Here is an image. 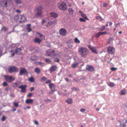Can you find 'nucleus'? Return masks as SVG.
<instances>
[{"instance_id": "15", "label": "nucleus", "mask_w": 127, "mask_h": 127, "mask_svg": "<svg viewBox=\"0 0 127 127\" xmlns=\"http://www.w3.org/2000/svg\"><path fill=\"white\" fill-rule=\"evenodd\" d=\"M42 40L40 38L36 37L35 38L34 40V41L35 43H38V44H40Z\"/></svg>"}, {"instance_id": "25", "label": "nucleus", "mask_w": 127, "mask_h": 127, "mask_svg": "<svg viewBox=\"0 0 127 127\" xmlns=\"http://www.w3.org/2000/svg\"><path fill=\"white\" fill-rule=\"evenodd\" d=\"M34 71L36 73L38 74L39 73L41 72L40 69L37 67H36L35 68Z\"/></svg>"}, {"instance_id": "47", "label": "nucleus", "mask_w": 127, "mask_h": 127, "mask_svg": "<svg viewBox=\"0 0 127 127\" xmlns=\"http://www.w3.org/2000/svg\"><path fill=\"white\" fill-rule=\"evenodd\" d=\"M85 111L86 109H85L83 108H82L80 110V111L82 112H83Z\"/></svg>"}, {"instance_id": "4", "label": "nucleus", "mask_w": 127, "mask_h": 127, "mask_svg": "<svg viewBox=\"0 0 127 127\" xmlns=\"http://www.w3.org/2000/svg\"><path fill=\"white\" fill-rule=\"evenodd\" d=\"M46 54L48 56L51 57H55L56 56V54L55 53V51L54 50L49 49L47 50Z\"/></svg>"}, {"instance_id": "9", "label": "nucleus", "mask_w": 127, "mask_h": 127, "mask_svg": "<svg viewBox=\"0 0 127 127\" xmlns=\"http://www.w3.org/2000/svg\"><path fill=\"white\" fill-rule=\"evenodd\" d=\"M9 1V0H3L0 1V3L3 7H7V4Z\"/></svg>"}, {"instance_id": "24", "label": "nucleus", "mask_w": 127, "mask_h": 127, "mask_svg": "<svg viewBox=\"0 0 127 127\" xmlns=\"http://www.w3.org/2000/svg\"><path fill=\"white\" fill-rule=\"evenodd\" d=\"M47 80V78L45 77H43L40 79V81L42 82H44L46 81Z\"/></svg>"}, {"instance_id": "35", "label": "nucleus", "mask_w": 127, "mask_h": 127, "mask_svg": "<svg viewBox=\"0 0 127 127\" xmlns=\"http://www.w3.org/2000/svg\"><path fill=\"white\" fill-rule=\"evenodd\" d=\"M81 16L82 17H83V18H84L85 19L89 20V19L86 16V15L85 14H84L83 13L82 14V15H81Z\"/></svg>"}, {"instance_id": "42", "label": "nucleus", "mask_w": 127, "mask_h": 127, "mask_svg": "<svg viewBox=\"0 0 127 127\" xmlns=\"http://www.w3.org/2000/svg\"><path fill=\"white\" fill-rule=\"evenodd\" d=\"M6 119V117L5 116H2V118L1 119V120L2 121H4Z\"/></svg>"}, {"instance_id": "58", "label": "nucleus", "mask_w": 127, "mask_h": 127, "mask_svg": "<svg viewBox=\"0 0 127 127\" xmlns=\"http://www.w3.org/2000/svg\"><path fill=\"white\" fill-rule=\"evenodd\" d=\"M34 124H35L36 125H37L38 124V123L37 121H34Z\"/></svg>"}, {"instance_id": "32", "label": "nucleus", "mask_w": 127, "mask_h": 127, "mask_svg": "<svg viewBox=\"0 0 127 127\" xmlns=\"http://www.w3.org/2000/svg\"><path fill=\"white\" fill-rule=\"evenodd\" d=\"M20 18V15H15L14 17V19L15 21H17L19 20Z\"/></svg>"}, {"instance_id": "2", "label": "nucleus", "mask_w": 127, "mask_h": 127, "mask_svg": "<svg viewBox=\"0 0 127 127\" xmlns=\"http://www.w3.org/2000/svg\"><path fill=\"white\" fill-rule=\"evenodd\" d=\"M58 7L59 9L61 10H65L67 8V6L65 3L61 2H59L58 4Z\"/></svg>"}, {"instance_id": "64", "label": "nucleus", "mask_w": 127, "mask_h": 127, "mask_svg": "<svg viewBox=\"0 0 127 127\" xmlns=\"http://www.w3.org/2000/svg\"><path fill=\"white\" fill-rule=\"evenodd\" d=\"M118 121V122H119V123H120V125L119 126H119L118 127H121V122L119 121Z\"/></svg>"}, {"instance_id": "8", "label": "nucleus", "mask_w": 127, "mask_h": 127, "mask_svg": "<svg viewBox=\"0 0 127 127\" xmlns=\"http://www.w3.org/2000/svg\"><path fill=\"white\" fill-rule=\"evenodd\" d=\"M60 34L63 36H65L67 34L66 30L64 28H61L59 30Z\"/></svg>"}, {"instance_id": "39", "label": "nucleus", "mask_w": 127, "mask_h": 127, "mask_svg": "<svg viewBox=\"0 0 127 127\" xmlns=\"http://www.w3.org/2000/svg\"><path fill=\"white\" fill-rule=\"evenodd\" d=\"M54 61L57 63H59L60 61V60L59 59L57 58H54Z\"/></svg>"}, {"instance_id": "41", "label": "nucleus", "mask_w": 127, "mask_h": 127, "mask_svg": "<svg viewBox=\"0 0 127 127\" xmlns=\"http://www.w3.org/2000/svg\"><path fill=\"white\" fill-rule=\"evenodd\" d=\"M79 20L80 22H85L86 20L84 19H83L82 18H79Z\"/></svg>"}, {"instance_id": "48", "label": "nucleus", "mask_w": 127, "mask_h": 127, "mask_svg": "<svg viewBox=\"0 0 127 127\" xmlns=\"http://www.w3.org/2000/svg\"><path fill=\"white\" fill-rule=\"evenodd\" d=\"M10 96L12 98L15 97V96L14 94L13 93L11 94L10 95Z\"/></svg>"}, {"instance_id": "34", "label": "nucleus", "mask_w": 127, "mask_h": 127, "mask_svg": "<svg viewBox=\"0 0 127 127\" xmlns=\"http://www.w3.org/2000/svg\"><path fill=\"white\" fill-rule=\"evenodd\" d=\"M73 43L72 42H69L68 44V46L69 48H71L73 46Z\"/></svg>"}, {"instance_id": "33", "label": "nucleus", "mask_w": 127, "mask_h": 127, "mask_svg": "<svg viewBox=\"0 0 127 127\" xmlns=\"http://www.w3.org/2000/svg\"><path fill=\"white\" fill-rule=\"evenodd\" d=\"M126 90L125 89H123L121 91V95H124L126 94Z\"/></svg>"}, {"instance_id": "40", "label": "nucleus", "mask_w": 127, "mask_h": 127, "mask_svg": "<svg viewBox=\"0 0 127 127\" xmlns=\"http://www.w3.org/2000/svg\"><path fill=\"white\" fill-rule=\"evenodd\" d=\"M15 2L17 4H20L21 3L20 0H16L15 1Z\"/></svg>"}, {"instance_id": "20", "label": "nucleus", "mask_w": 127, "mask_h": 127, "mask_svg": "<svg viewBox=\"0 0 127 127\" xmlns=\"http://www.w3.org/2000/svg\"><path fill=\"white\" fill-rule=\"evenodd\" d=\"M57 69V66L56 65H53L50 68V72H53L56 70Z\"/></svg>"}, {"instance_id": "51", "label": "nucleus", "mask_w": 127, "mask_h": 127, "mask_svg": "<svg viewBox=\"0 0 127 127\" xmlns=\"http://www.w3.org/2000/svg\"><path fill=\"white\" fill-rule=\"evenodd\" d=\"M32 95V93H30L29 94L27 95V96L28 97H31Z\"/></svg>"}, {"instance_id": "5", "label": "nucleus", "mask_w": 127, "mask_h": 127, "mask_svg": "<svg viewBox=\"0 0 127 127\" xmlns=\"http://www.w3.org/2000/svg\"><path fill=\"white\" fill-rule=\"evenodd\" d=\"M18 68L15 66H12L8 68V71L10 73L13 72H17L18 71Z\"/></svg>"}, {"instance_id": "14", "label": "nucleus", "mask_w": 127, "mask_h": 127, "mask_svg": "<svg viewBox=\"0 0 127 127\" xmlns=\"http://www.w3.org/2000/svg\"><path fill=\"white\" fill-rule=\"evenodd\" d=\"M48 86L52 91L54 92L56 91L54 89L56 86L54 84L52 83H50L49 84Z\"/></svg>"}, {"instance_id": "49", "label": "nucleus", "mask_w": 127, "mask_h": 127, "mask_svg": "<svg viewBox=\"0 0 127 127\" xmlns=\"http://www.w3.org/2000/svg\"><path fill=\"white\" fill-rule=\"evenodd\" d=\"M14 105L15 107H17L18 106L19 104L18 103L16 102L14 103Z\"/></svg>"}, {"instance_id": "10", "label": "nucleus", "mask_w": 127, "mask_h": 127, "mask_svg": "<svg viewBox=\"0 0 127 127\" xmlns=\"http://www.w3.org/2000/svg\"><path fill=\"white\" fill-rule=\"evenodd\" d=\"M21 70L19 72V75H21L25 73L28 74V73L27 70L25 68H21Z\"/></svg>"}, {"instance_id": "61", "label": "nucleus", "mask_w": 127, "mask_h": 127, "mask_svg": "<svg viewBox=\"0 0 127 127\" xmlns=\"http://www.w3.org/2000/svg\"><path fill=\"white\" fill-rule=\"evenodd\" d=\"M79 12L81 14V15H82L84 13L82 11H81V10H80L79 11Z\"/></svg>"}, {"instance_id": "52", "label": "nucleus", "mask_w": 127, "mask_h": 127, "mask_svg": "<svg viewBox=\"0 0 127 127\" xmlns=\"http://www.w3.org/2000/svg\"><path fill=\"white\" fill-rule=\"evenodd\" d=\"M107 5L108 4L106 3H104L103 4V7H106Z\"/></svg>"}, {"instance_id": "62", "label": "nucleus", "mask_w": 127, "mask_h": 127, "mask_svg": "<svg viewBox=\"0 0 127 127\" xmlns=\"http://www.w3.org/2000/svg\"><path fill=\"white\" fill-rule=\"evenodd\" d=\"M16 12L18 13H20L21 12V11L20 10L18 9L16 10Z\"/></svg>"}, {"instance_id": "45", "label": "nucleus", "mask_w": 127, "mask_h": 127, "mask_svg": "<svg viewBox=\"0 0 127 127\" xmlns=\"http://www.w3.org/2000/svg\"><path fill=\"white\" fill-rule=\"evenodd\" d=\"M101 35L105 34L107 33V32L106 31H104L103 32H100Z\"/></svg>"}, {"instance_id": "31", "label": "nucleus", "mask_w": 127, "mask_h": 127, "mask_svg": "<svg viewBox=\"0 0 127 127\" xmlns=\"http://www.w3.org/2000/svg\"><path fill=\"white\" fill-rule=\"evenodd\" d=\"M101 35L100 32H99L96 33L95 35V37L96 38H97Z\"/></svg>"}, {"instance_id": "19", "label": "nucleus", "mask_w": 127, "mask_h": 127, "mask_svg": "<svg viewBox=\"0 0 127 127\" xmlns=\"http://www.w3.org/2000/svg\"><path fill=\"white\" fill-rule=\"evenodd\" d=\"M65 101L67 103L71 104L73 103V100L71 98H68L66 99Z\"/></svg>"}, {"instance_id": "36", "label": "nucleus", "mask_w": 127, "mask_h": 127, "mask_svg": "<svg viewBox=\"0 0 127 127\" xmlns=\"http://www.w3.org/2000/svg\"><path fill=\"white\" fill-rule=\"evenodd\" d=\"M74 41L76 43H79L80 41L77 38H76L74 39Z\"/></svg>"}, {"instance_id": "12", "label": "nucleus", "mask_w": 127, "mask_h": 127, "mask_svg": "<svg viewBox=\"0 0 127 127\" xmlns=\"http://www.w3.org/2000/svg\"><path fill=\"white\" fill-rule=\"evenodd\" d=\"M86 69L88 71L92 72L95 70L94 68L92 66L89 65H87L86 68Z\"/></svg>"}, {"instance_id": "22", "label": "nucleus", "mask_w": 127, "mask_h": 127, "mask_svg": "<svg viewBox=\"0 0 127 127\" xmlns=\"http://www.w3.org/2000/svg\"><path fill=\"white\" fill-rule=\"evenodd\" d=\"M35 64L37 65H39L40 66L42 67L44 66L45 65V64L40 62H36L35 63Z\"/></svg>"}, {"instance_id": "1", "label": "nucleus", "mask_w": 127, "mask_h": 127, "mask_svg": "<svg viewBox=\"0 0 127 127\" xmlns=\"http://www.w3.org/2000/svg\"><path fill=\"white\" fill-rule=\"evenodd\" d=\"M78 52L80 55L83 57H86L89 54L88 50L84 47H80L78 49Z\"/></svg>"}, {"instance_id": "60", "label": "nucleus", "mask_w": 127, "mask_h": 127, "mask_svg": "<svg viewBox=\"0 0 127 127\" xmlns=\"http://www.w3.org/2000/svg\"><path fill=\"white\" fill-rule=\"evenodd\" d=\"M45 19H43L42 20V21L41 22V23L42 24H43L45 23Z\"/></svg>"}, {"instance_id": "57", "label": "nucleus", "mask_w": 127, "mask_h": 127, "mask_svg": "<svg viewBox=\"0 0 127 127\" xmlns=\"http://www.w3.org/2000/svg\"><path fill=\"white\" fill-rule=\"evenodd\" d=\"M65 80L66 82H70L68 78H65Z\"/></svg>"}, {"instance_id": "56", "label": "nucleus", "mask_w": 127, "mask_h": 127, "mask_svg": "<svg viewBox=\"0 0 127 127\" xmlns=\"http://www.w3.org/2000/svg\"><path fill=\"white\" fill-rule=\"evenodd\" d=\"M126 123H125L124 122L123 123V124L122 125V127H126Z\"/></svg>"}, {"instance_id": "23", "label": "nucleus", "mask_w": 127, "mask_h": 127, "mask_svg": "<svg viewBox=\"0 0 127 127\" xmlns=\"http://www.w3.org/2000/svg\"><path fill=\"white\" fill-rule=\"evenodd\" d=\"M50 14L52 17L54 18H56L58 17V15L56 13L54 12L51 13Z\"/></svg>"}, {"instance_id": "11", "label": "nucleus", "mask_w": 127, "mask_h": 127, "mask_svg": "<svg viewBox=\"0 0 127 127\" xmlns=\"http://www.w3.org/2000/svg\"><path fill=\"white\" fill-rule=\"evenodd\" d=\"M107 51L109 53L114 54L115 52V49L113 47L109 46L108 47Z\"/></svg>"}, {"instance_id": "46", "label": "nucleus", "mask_w": 127, "mask_h": 127, "mask_svg": "<svg viewBox=\"0 0 127 127\" xmlns=\"http://www.w3.org/2000/svg\"><path fill=\"white\" fill-rule=\"evenodd\" d=\"M3 85L4 86H7L8 85V84L5 82H4L3 83Z\"/></svg>"}, {"instance_id": "37", "label": "nucleus", "mask_w": 127, "mask_h": 127, "mask_svg": "<svg viewBox=\"0 0 127 127\" xmlns=\"http://www.w3.org/2000/svg\"><path fill=\"white\" fill-rule=\"evenodd\" d=\"M105 26L104 25L102 26L99 29V31H102L104 30L105 28Z\"/></svg>"}, {"instance_id": "44", "label": "nucleus", "mask_w": 127, "mask_h": 127, "mask_svg": "<svg viewBox=\"0 0 127 127\" xmlns=\"http://www.w3.org/2000/svg\"><path fill=\"white\" fill-rule=\"evenodd\" d=\"M27 30L28 32H30L32 31V29L30 27H27Z\"/></svg>"}, {"instance_id": "28", "label": "nucleus", "mask_w": 127, "mask_h": 127, "mask_svg": "<svg viewBox=\"0 0 127 127\" xmlns=\"http://www.w3.org/2000/svg\"><path fill=\"white\" fill-rule=\"evenodd\" d=\"M54 23V22H53L52 21H50L48 22V24L46 26L47 27H49L50 26L53 24Z\"/></svg>"}, {"instance_id": "6", "label": "nucleus", "mask_w": 127, "mask_h": 127, "mask_svg": "<svg viewBox=\"0 0 127 127\" xmlns=\"http://www.w3.org/2000/svg\"><path fill=\"white\" fill-rule=\"evenodd\" d=\"M6 81L8 83H10L15 80V78L12 76L6 75L5 77Z\"/></svg>"}, {"instance_id": "50", "label": "nucleus", "mask_w": 127, "mask_h": 127, "mask_svg": "<svg viewBox=\"0 0 127 127\" xmlns=\"http://www.w3.org/2000/svg\"><path fill=\"white\" fill-rule=\"evenodd\" d=\"M51 81L49 79L47 80L45 82L46 84L50 83L51 82Z\"/></svg>"}, {"instance_id": "43", "label": "nucleus", "mask_w": 127, "mask_h": 127, "mask_svg": "<svg viewBox=\"0 0 127 127\" xmlns=\"http://www.w3.org/2000/svg\"><path fill=\"white\" fill-rule=\"evenodd\" d=\"M115 85L114 83L113 82H111L109 85V86L110 87H113Z\"/></svg>"}, {"instance_id": "3", "label": "nucleus", "mask_w": 127, "mask_h": 127, "mask_svg": "<svg viewBox=\"0 0 127 127\" xmlns=\"http://www.w3.org/2000/svg\"><path fill=\"white\" fill-rule=\"evenodd\" d=\"M21 50L20 48H18L17 47H14L12 48L10 51V53L11 54V56H14L15 53H17L19 52Z\"/></svg>"}, {"instance_id": "26", "label": "nucleus", "mask_w": 127, "mask_h": 127, "mask_svg": "<svg viewBox=\"0 0 127 127\" xmlns=\"http://www.w3.org/2000/svg\"><path fill=\"white\" fill-rule=\"evenodd\" d=\"M8 28L5 27L3 26L1 28V31H3L5 33L6 31L8 30Z\"/></svg>"}, {"instance_id": "16", "label": "nucleus", "mask_w": 127, "mask_h": 127, "mask_svg": "<svg viewBox=\"0 0 127 127\" xmlns=\"http://www.w3.org/2000/svg\"><path fill=\"white\" fill-rule=\"evenodd\" d=\"M19 18L20 19V20L19 21L20 23H21L24 22L25 19V17L24 16L22 15H20Z\"/></svg>"}, {"instance_id": "53", "label": "nucleus", "mask_w": 127, "mask_h": 127, "mask_svg": "<svg viewBox=\"0 0 127 127\" xmlns=\"http://www.w3.org/2000/svg\"><path fill=\"white\" fill-rule=\"evenodd\" d=\"M117 68L115 67H112L111 68V69L112 71H115L116 70Z\"/></svg>"}, {"instance_id": "30", "label": "nucleus", "mask_w": 127, "mask_h": 127, "mask_svg": "<svg viewBox=\"0 0 127 127\" xmlns=\"http://www.w3.org/2000/svg\"><path fill=\"white\" fill-rule=\"evenodd\" d=\"M68 10L69 12V14L71 15L73 14L74 11L71 8H69L68 9Z\"/></svg>"}, {"instance_id": "29", "label": "nucleus", "mask_w": 127, "mask_h": 127, "mask_svg": "<svg viewBox=\"0 0 127 127\" xmlns=\"http://www.w3.org/2000/svg\"><path fill=\"white\" fill-rule=\"evenodd\" d=\"M28 80L31 82H34L35 81L34 79L32 76L31 77V78H30Z\"/></svg>"}, {"instance_id": "18", "label": "nucleus", "mask_w": 127, "mask_h": 127, "mask_svg": "<svg viewBox=\"0 0 127 127\" xmlns=\"http://www.w3.org/2000/svg\"><path fill=\"white\" fill-rule=\"evenodd\" d=\"M36 34H38L39 35V36L41 38V39L43 40V39L45 40V36L42 34L38 32H36Z\"/></svg>"}, {"instance_id": "63", "label": "nucleus", "mask_w": 127, "mask_h": 127, "mask_svg": "<svg viewBox=\"0 0 127 127\" xmlns=\"http://www.w3.org/2000/svg\"><path fill=\"white\" fill-rule=\"evenodd\" d=\"M87 46L89 48V49H90L92 47L91 45H88Z\"/></svg>"}, {"instance_id": "55", "label": "nucleus", "mask_w": 127, "mask_h": 127, "mask_svg": "<svg viewBox=\"0 0 127 127\" xmlns=\"http://www.w3.org/2000/svg\"><path fill=\"white\" fill-rule=\"evenodd\" d=\"M34 88L33 87H31L30 89V90L31 91H32L34 90Z\"/></svg>"}, {"instance_id": "13", "label": "nucleus", "mask_w": 127, "mask_h": 127, "mask_svg": "<svg viewBox=\"0 0 127 127\" xmlns=\"http://www.w3.org/2000/svg\"><path fill=\"white\" fill-rule=\"evenodd\" d=\"M27 86L26 85H22L19 86L18 88L21 89V92L22 93H25L26 92V88Z\"/></svg>"}, {"instance_id": "38", "label": "nucleus", "mask_w": 127, "mask_h": 127, "mask_svg": "<svg viewBox=\"0 0 127 127\" xmlns=\"http://www.w3.org/2000/svg\"><path fill=\"white\" fill-rule=\"evenodd\" d=\"M78 64V63L73 64L71 65V66L73 68H75L77 66V65Z\"/></svg>"}, {"instance_id": "54", "label": "nucleus", "mask_w": 127, "mask_h": 127, "mask_svg": "<svg viewBox=\"0 0 127 127\" xmlns=\"http://www.w3.org/2000/svg\"><path fill=\"white\" fill-rule=\"evenodd\" d=\"M95 54H97L98 53V52L96 51V50L95 49H94V50H93V51H92Z\"/></svg>"}, {"instance_id": "17", "label": "nucleus", "mask_w": 127, "mask_h": 127, "mask_svg": "<svg viewBox=\"0 0 127 127\" xmlns=\"http://www.w3.org/2000/svg\"><path fill=\"white\" fill-rule=\"evenodd\" d=\"M20 84V83L18 81H17L15 83H12V86L14 88L17 87Z\"/></svg>"}, {"instance_id": "27", "label": "nucleus", "mask_w": 127, "mask_h": 127, "mask_svg": "<svg viewBox=\"0 0 127 127\" xmlns=\"http://www.w3.org/2000/svg\"><path fill=\"white\" fill-rule=\"evenodd\" d=\"M47 63L49 64L51 63L52 61L49 59L48 58H46L44 60Z\"/></svg>"}, {"instance_id": "59", "label": "nucleus", "mask_w": 127, "mask_h": 127, "mask_svg": "<svg viewBox=\"0 0 127 127\" xmlns=\"http://www.w3.org/2000/svg\"><path fill=\"white\" fill-rule=\"evenodd\" d=\"M52 101V100L50 99H47V100H45V102H47L48 101Z\"/></svg>"}, {"instance_id": "21", "label": "nucleus", "mask_w": 127, "mask_h": 127, "mask_svg": "<svg viewBox=\"0 0 127 127\" xmlns=\"http://www.w3.org/2000/svg\"><path fill=\"white\" fill-rule=\"evenodd\" d=\"M26 103L27 104H32L33 102V100L32 99H27L25 101Z\"/></svg>"}, {"instance_id": "7", "label": "nucleus", "mask_w": 127, "mask_h": 127, "mask_svg": "<svg viewBox=\"0 0 127 127\" xmlns=\"http://www.w3.org/2000/svg\"><path fill=\"white\" fill-rule=\"evenodd\" d=\"M37 12L36 15L38 17L41 16L42 14V7L41 6H39L36 8Z\"/></svg>"}]
</instances>
